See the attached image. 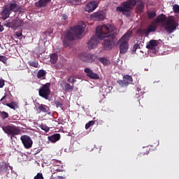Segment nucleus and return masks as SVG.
I'll return each mask as SVG.
<instances>
[{"label":"nucleus","mask_w":179,"mask_h":179,"mask_svg":"<svg viewBox=\"0 0 179 179\" xmlns=\"http://www.w3.org/2000/svg\"><path fill=\"white\" fill-rule=\"evenodd\" d=\"M136 98L139 99L141 96H143V92H142V90L138 87L135 91Z\"/></svg>","instance_id":"c756f323"},{"label":"nucleus","mask_w":179,"mask_h":179,"mask_svg":"<svg viewBox=\"0 0 179 179\" xmlns=\"http://www.w3.org/2000/svg\"><path fill=\"white\" fill-rule=\"evenodd\" d=\"M132 37V31H127L119 41L120 54H126L129 49L128 41Z\"/></svg>","instance_id":"20e7f679"},{"label":"nucleus","mask_w":179,"mask_h":179,"mask_svg":"<svg viewBox=\"0 0 179 179\" xmlns=\"http://www.w3.org/2000/svg\"><path fill=\"white\" fill-rule=\"evenodd\" d=\"M92 16L94 20H96L97 22L104 20L105 19L104 14H103V12L101 11L94 13Z\"/></svg>","instance_id":"6ab92c4d"},{"label":"nucleus","mask_w":179,"mask_h":179,"mask_svg":"<svg viewBox=\"0 0 179 179\" xmlns=\"http://www.w3.org/2000/svg\"><path fill=\"white\" fill-rule=\"evenodd\" d=\"M41 129H42L43 131H45V132H48L50 131V127H48L45 124H41L40 126Z\"/></svg>","instance_id":"e433bc0d"},{"label":"nucleus","mask_w":179,"mask_h":179,"mask_svg":"<svg viewBox=\"0 0 179 179\" xmlns=\"http://www.w3.org/2000/svg\"><path fill=\"white\" fill-rule=\"evenodd\" d=\"M10 167V169H12V167H10V166H9Z\"/></svg>","instance_id":"603ef678"},{"label":"nucleus","mask_w":179,"mask_h":179,"mask_svg":"<svg viewBox=\"0 0 179 179\" xmlns=\"http://www.w3.org/2000/svg\"><path fill=\"white\" fill-rule=\"evenodd\" d=\"M0 117H1V118L3 120H5L6 118H8V117H9V113H8L5 111H1L0 112Z\"/></svg>","instance_id":"f704fd0d"},{"label":"nucleus","mask_w":179,"mask_h":179,"mask_svg":"<svg viewBox=\"0 0 179 179\" xmlns=\"http://www.w3.org/2000/svg\"><path fill=\"white\" fill-rule=\"evenodd\" d=\"M47 74V72L44 70H40L37 73V78L38 79H45V75Z\"/></svg>","instance_id":"bb28decb"},{"label":"nucleus","mask_w":179,"mask_h":179,"mask_svg":"<svg viewBox=\"0 0 179 179\" xmlns=\"http://www.w3.org/2000/svg\"><path fill=\"white\" fill-rule=\"evenodd\" d=\"M157 47H159V41L157 40H150L146 45V48L151 50L152 52H157Z\"/></svg>","instance_id":"ddd939ff"},{"label":"nucleus","mask_w":179,"mask_h":179,"mask_svg":"<svg viewBox=\"0 0 179 179\" xmlns=\"http://www.w3.org/2000/svg\"><path fill=\"white\" fill-rule=\"evenodd\" d=\"M67 82H69V83H71V85H75V83H76V78L73 77V76H71L68 78Z\"/></svg>","instance_id":"2f4dec72"},{"label":"nucleus","mask_w":179,"mask_h":179,"mask_svg":"<svg viewBox=\"0 0 179 179\" xmlns=\"http://www.w3.org/2000/svg\"><path fill=\"white\" fill-rule=\"evenodd\" d=\"M135 5H136V9L138 12H142L145 8V4L142 0H128L123 2L122 6L117 7L116 10L117 12H122L128 17L131 15V9L134 8Z\"/></svg>","instance_id":"7ed1b4c3"},{"label":"nucleus","mask_w":179,"mask_h":179,"mask_svg":"<svg viewBox=\"0 0 179 179\" xmlns=\"http://www.w3.org/2000/svg\"><path fill=\"white\" fill-rule=\"evenodd\" d=\"M2 130L8 136L10 137V139H13L15 136L20 135L22 134V130L20 127L15 126L13 124H8L6 126H2Z\"/></svg>","instance_id":"423d86ee"},{"label":"nucleus","mask_w":179,"mask_h":179,"mask_svg":"<svg viewBox=\"0 0 179 179\" xmlns=\"http://www.w3.org/2000/svg\"><path fill=\"white\" fill-rule=\"evenodd\" d=\"M79 58L81 61H83V62L92 64V62H94V61H96L97 57L91 53L83 52L80 54Z\"/></svg>","instance_id":"6e6552de"},{"label":"nucleus","mask_w":179,"mask_h":179,"mask_svg":"<svg viewBox=\"0 0 179 179\" xmlns=\"http://www.w3.org/2000/svg\"><path fill=\"white\" fill-rule=\"evenodd\" d=\"M38 110L40 113H48L50 108L46 105L38 103Z\"/></svg>","instance_id":"4be33fe9"},{"label":"nucleus","mask_w":179,"mask_h":179,"mask_svg":"<svg viewBox=\"0 0 179 179\" xmlns=\"http://www.w3.org/2000/svg\"><path fill=\"white\" fill-rule=\"evenodd\" d=\"M10 98V93H5L4 96L1 99V101L2 104L4 106H7V107H9L10 108H12L13 110H15V105H13V103H6L7 101L6 99Z\"/></svg>","instance_id":"dca6fc26"},{"label":"nucleus","mask_w":179,"mask_h":179,"mask_svg":"<svg viewBox=\"0 0 179 179\" xmlns=\"http://www.w3.org/2000/svg\"><path fill=\"white\" fill-rule=\"evenodd\" d=\"M101 38H99V36L96 35L91 38L87 43L88 50H93L97 47V44H99V41Z\"/></svg>","instance_id":"f8f14e48"},{"label":"nucleus","mask_w":179,"mask_h":179,"mask_svg":"<svg viewBox=\"0 0 179 179\" xmlns=\"http://www.w3.org/2000/svg\"><path fill=\"white\" fill-rule=\"evenodd\" d=\"M96 34L99 38L103 40V47L106 51H110L115 47V43L118 41L117 38V28L110 24L98 26L96 28Z\"/></svg>","instance_id":"f257e3e1"},{"label":"nucleus","mask_w":179,"mask_h":179,"mask_svg":"<svg viewBox=\"0 0 179 179\" xmlns=\"http://www.w3.org/2000/svg\"><path fill=\"white\" fill-rule=\"evenodd\" d=\"M7 59L5 56L0 55V62L6 64Z\"/></svg>","instance_id":"a19ab883"},{"label":"nucleus","mask_w":179,"mask_h":179,"mask_svg":"<svg viewBox=\"0 0 179 179\" xmlns=\"http://www.w3.org/2000/svg\"><path fill=\"white\" fill-rule=\"evenodd\" d=\"M50 179H54V178H51Z\"/></svg>","instance_id":"864d4df0"},{"label":"nucleus","mask_w":179,"mask_h":179,"mask_svg":"<svg viewBox=\"0 0 179 179\" xmlns=\"http://www.w3.org/2000/svg\"><path fill=\"white\" fill-rule=\"evenodd\" d=\"M73 89H75L74 85H71V84H69L68 83L64 84V90L66 92H72V90H73Z\"/></svg>","instance_id":"cd10ccee"},{"label":"nucleus","mask_w":179,"mask_h":179,"mask_svg":"<svg viewBox=\"0 0 179 179\" xmlns=\"http://www.w3.org/2000/svg\"><path fill=\"white\" fill-rule=\"evenodd\" d=\"M5 6L8 7V10L12 13L13 10H15V9H17V4L16 3H9Z\"/></svg>","instance_id":"393cba45"},{"label":"nucleus","mask_w":179,"mask_h":179,"mask_svg":"<svg viewBox=\"0 0 179 179\" xmlns=\"http://www.w3.org/2000/svg\"><path fill=\"white\" fill-rule=\"evenodd\" d=\"M57 179H64V176H57Z\"/></svg>","instance_id":"3c124183"},{"label":"nucleus","mask_w":179,"mask_h":179,"mask_svg":"<svg viewBox=\"0 0 179 179\" xmlns=\"http://www.w3.org/2000/svg\"><path fill=\"white\" fill-rule=\"evenodd\" d=\"M117 83H118V85H120V86H121V87L128 86V85H127V83H125V80L124 79L117 80Z\"/></svg>","instance_id":"c9c22d12"},{"label":"nucleus","mask_w":179,"mask_h":179,"mask_svg":"<svg viewBox=\"0 0 179 179\" xmlns=\"http://www.w3.org/2000/svg\"><path fill=\"white\" fill-rule=\"evenodd\" d=\"M0 47H1V43H0Z\"/></svg>","instance_id":"5fc2aeb1"},{"label":"nucleus","mask_w":179,"mask_h":179,"mask_svg":"<svg viewBox=\"0 0 179 179\" xmlns=\"http://www.w3.org/2000/svg\"><path fill=\"white\" fill-rule=\"evenodd\" d=\"M51 84L50 83H47L42 85L38 90V94L45 100H48L50 95L51 94V90L50 89Z\"/></svg>","instance_id":"0eeeda50"},{"label":"nucleus","mask_w":179,"mask_h":179,"mask_svg":"<svg viewBox=\"0 0 179 179\" xmlns=\"http://www.w3.org/2000/svg\"><path fill=\"white\" fill-rule=\"evenodd\" d=\"M29 66H33L34 68H38V62H29Z\"/></svg>","instance_id":"4c0bfd02"},{"label":"nucleus","mask_w":179,"mask_h":179,"mask_svg":"<svg viewBox=\"0 0 179 179\" xmlns=\"http://www.w3.org/2000/svg\"><path fill=\"white\" fill-rule=\"evenodd\" d=\"M10 12L9 10V7L8 6H4L3 10L1 11V17L3 20H6L8 17L10 15Z\"/></svg>","instance_id":"a211bd4d"},{"label":"nucleus","mask_w":179,"mask_h":179,"mask_svg":"<svg viewBox=\"0 0 179 179\" xmlns=\"http://www.w3.org/2000/svg\"><path fill=\"white\" fill-rule=\"evenodd\" d=\"M68 3H72V5H79L82 0H66Z\"/></svg>","instance_id":"72a5a7b5"},{"label":"nucleus","mask_w":179,"mask_h":179,"mask_svg":"<svg viewBox=\"0 0 179 179\" xmlns=\"http://www.w3.org/2000/svg\"><path fill=\"white\" fill-rule=\"evenodd\" d=\"M86 29V24L84 22H80L79 24L73 28L71 27L69 30L66 31L63 41L64 47H69L71 45V41L75 40V37H79L83 34V31Z\"/></svg>","instance_id":"f03ea898"},{"label":"nucleus","mask_w":179,"mask_h":179,"mask_svg":"<svg viewBox=\"0 0 179 179\" xmlns=\"http://www.w3.org/2000/svg\"><path fill=\"white\" fill-rule=\"evenodd\" d=\"M55 67L56 68V69H61V68H62V64L58 63L55 66Z\"/></svg>","instance_id":"a18cd8bd"},{"label":"nucleus","mask_w":179,"mask_h":179,"mask_svg":"<svg viewBox=\"0 0 179 179\" xmlns=\"http://www.w3.org/2000/svg\"><path fill=\"white\" fill-rule=\"evenodd\" d=\"M163 27L168 34H171L178 27V21L173 16L169 17L165 23H164Z\"/></svg>","instance_id":"39448f33"},{"label":"nucleus","mask_w":179,"mask_h":179,"mask_svg":"<svg viewBox=\"0 0 179 179\" xmlns=\"http://www.w3.org/2000/svg\"><path fill=\"white\" fill-rule=\"evenodd\" d=\"M20 141L25 149H31L33 147V140L27 135H22L20 137Z\"/></svg>","instance_id":"1a4fd4ad"},{"label":"nucleus","mask_w":179,"mask_h":179,"mask_svg":"<svg viewBox=\"0 0 179 179\" xmlns=\"http://www.w3.org/2000/svg\"><path fill=\"white\" fill-rule=\"evenodd\" d=\"M123 79L127 86L128 85H132V82H134V80L132 79V76L129 75L124 76Z\"/></svg>","instance_id":"5701e85b"},{"label":"nucleus","mask_w":179,"mask_h":179,"mask_svg":"<svg viewBox=\"0 0 179 179\" xmlns=\"http://www.w3.org/2000/svg\"><path fill=\"white\" fill-rule=\"evenodd\" d=\"M84 72L87 74V76L90 78V79H94L95 80L100 79L99 74L93 72V70L90 69V68H85L84 69Z\"/></svg>","instance_id":"2eb2a0df"},{"label":"nucleus","mask_w":179,"mask_h":179,"mask_svg":"<svg viewBox=\"0 0 179 179\" xmlns=\"http://www.w3.org/2000/svg\"><path fill=\"white\" fill-rule=\"evenodd\" d=\"M157 29V24L155 21L152 22L148 28L142 30V33L145 34V37L149 36V34L154 33Z\"/></svg>","instance_id":"9b49d317"},{"label":"nucleus","mask_w":179,"mask_h":179,"mask_svg":"<svg viewBox=\"0 0 179 179\" xmlns=\"http://www.w3.org/2000/svg\"><path fill=\"white\" fill-rule=\"evenodd\" d=\"M62 19H63V20H66V19H68V15L62 14Z\"/></svg>","instance_id":"49530a36"},{"label":"nucleus","mask_w":179,"mask_h":179,"mask_svg":"<svg viewBox=\"0 0 179 179\" xmlns=\"http://www.w3.org/2000/svg\"><path fill=\"white\" fill-rule=\"evenodd\" d=\"M15 35L17 37H21V36H22V31H17Z\"/></svg>","instance_id":"de8ad7c7"},{"label":"nucleus","mask_w":179,"mask_h":179,"mask_svg":"<svg viewBox=\"0 0 179 179\" xmlns=\"http://www.w3.org/2000/svg\"><path fill=\"white\" fill-rule=\"evenodd\" d=\"M96 124V120H91L85 124V129H89L90 127H93Z\"/></svg>","instance_id":"473e14b6"},{"label":"nucleus","mask_w":179,"mask_h":179,"mask_svg":"<svg viewBox=\"0 0 179 179\" xmlns=\"http://www.w3.org/2000/svg\"><path fill=\"white\" fill-rule=\"evenodd\" d=\"M166 20H167V17L166 16V15L160 14L154 20V22H155V24H157L159 23H162L163 24H164Z\"/></svg>","instance_id":"f3484780"},{"label":"nucleus","mask_w":179,"mask_h":179,"mask_svg":"<svg viewBox=\"0 0 179 179\" xmlns=\"http://www.w3.org/2000/svg\"><path fill=\"white\" fill-rule=\"evenodd\" d=\"M57 61H58V55L53 53L50 56V62L51 64H57Z\"/></svg>","instance_id":"c85d7f7f"},{"label":"nucleus","mask_w":179,"mask_h":179,"mask_svg":"<svg viewBox=\"0 0 179 179\" xmlns=\"http://www.w3.org/2000/svg\"><path fill=\"white\" fill-rule=\"evenodd\" d=\"M8 170V164L5 162H0V173H5Z\"/></svg>","instance_id":"a878e982"},{"label":"nucleus","mask_w":179,"mask_h":179,"mask_svg":"<svg viewBox=\"0 0 179 179\" xmlns=\"http://www.w3.org/2000/svg\"><path fill=\"white\" fill-rule=\"evenodd\" d=\"M0 69H1V66H0Z\"/></svg>","instance_id":"6e6d98bb"},{"label":"nucleus","mask_w":179,"mask_h":179,"mask_svg":"<svg viewBox=\"0 0 179 179\" xmlns=\"http://www.w3.org/2000/svg\"><path fill=\"white\" fill-rule=\"evenodd\" d=\"M1 31H3V26H2V25L1 24V23H0V33H1Z\"/></svg>","instance_id":"09e8293b"},{"label":"nucleus","mask_w":179,"mask_h":179,"mask_svg":"<svg viewBox=\"0 0 179 179\" xmlns=\"http://www.w3.org/2000/svg\"><path fill=\"white\" fill-rule=\"evenodd\" d=\"M173 10L174 13H179V6L177 4L173 5Z\"/></svg>","instance_id":"58836bf2"},{"label":"nucleus","mask_w":179,"mask_h":179,"mask_svg":"<svg viewBox=\"0 0 179 179\" xmlns=\"http://www.w3.org/2000/svg\"><path fill=\"white\" fill-rule=\"evenodd\" d=\"M50 2H51V0H39L35 3V5L37 8H45Z\"/></svg>","instance_id":"aec40b11"},{"label":"nucleus","mask_w":179,"mask_h":179,"mask_svg":"<svg viewBox=\"0 0 179 179\" xmlns=\"http://www.w3.org/2000/svg\"><path fill=\"white\" fill-rule=\"evenodd\" d=\"M99 61L101 64H103V65H104V66H107L110 65V64H111V62H110V60H108V59H107L106 57H100L99 59Z\"/></svg>","instance_id":"b1692460"},{"label":"nucleus","mask_w":179,"mask_h":179,"mask_svg":"<svg viewBox=\"0 0 179 179\" xmlns=\"http://www.w3.org/2000/svg\"><path fill=\"white\" fill-rule=\"evenodd\" d=\"M97 6H99V3L97 1H90L85 6V12H88L89 13H91V12H93Z\"/></svg>","instance_id":"4468645a"},{"label":"nucleus","mask_w":179,"mask_h":179,"mask_svg":"<svg viewBox=\"0 0 179 179\" xmlns=\"http://www.w3.org/2000/svg\"><path fill=\"white\" fill-rule=\"evenodd\" d=\"M148 19H155L156 17V11H148Z\"/></svg>","instance_id":"7c9ffc66"},{"label":"nucleus","mask_w":179,"mask_h":179,"mask_svg":"<svg viewBox=\"0 0 179 179\" xmlns=\"http://www.w3.org/2000/svg\"><path fill=\"white\" fill-rule=\"evenodd\" d=\"M59 171H61V169H55V171H53V173H58V172H59Z\"/></svg>","instance_id":"8fccbe9b"},{"label":"nucleus","mask_w":179,"mask_h":179,"mask_svg":"<svg viewBox=\"0 0 179 179\" xmlns=\"http://www.w3.org/2000/svg\"><path fill=\"white\" fill-rule=\"evenodd\" d=\"M5 86V80L0 78V89H2Z\"/></svg>","instance_id":"c03bdc74"},{"label":"nucleus","mask_w":179,"mask_h":179,"mask_svg":"<svg viewBox=\"0 0 179 179\" xmlns=\"http://www.w3.org/2000/svg\"><path fill=\"white\" fill-rule=\"evenodd\" d=\"M138 48H139V44H138V43L134 44V45L133 47V50H132L133 52H136V50Z\"/></svg>","instance_id":"37998d69"},{"label":"nucleus","mask_w":179,"mask_h":179,"mask_svg":"<svg viewBox=\"0 0 179 179\" xmlns=\"http://www.w3.org/2000/svg\"><path fill=\"white\" fill-rule=\"evenodd\" d=\"M54 103L55 104L56 107H60L62 108V106H64V103H62V102L59 101H55Z\"/></svg>","instance_id":"ea45409f"},{"label":"nucleus","mask_w":179,"mask_h":179,"mask_svg":"<svg viewBox=\"0 0 179 179\" xmlns=\"http://www.w3.org/2000/svg\"><path fill=\"white\" fill-rule=\"evenodd\" d=\"M48 139L52 143H55V142H58V141H59L61 139V134H55L52 136H49L48 137Z\"/></svg>","instance_id":"412c9836"},{"label":"nucleus","mask_w":179,"mask_h":179,"mask_svg":"<svg viewBox=\"0 0 179 179\" xmlns=\"http://www.w3.org/2000/svg\"><path fill=\"white\" fill-rule=\"evenodd\" d=\"M3 25L6 26V27L16 29L17 27H20V26H22V20H8L4 22Z\"/></svg>","instance_id":"9d476101"},{"label":"nucleus","mask_w":179,"mask_h":179,"mask_svg":"<svg viewBox=\"0 0 179 179\" xmlns=\"http://www.w3.org/2000/svg\"><path fill=\"white\" fill-rule=\"evenodd\" d=\"M34 179H44L43 177V173H38Z\"/></svg>","instance_id":"79ce46f5"}]
</instances>
